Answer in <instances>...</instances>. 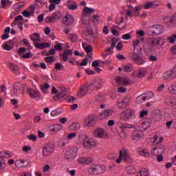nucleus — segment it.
I'll use <instances>...</instances> for the list:
<instances>
[{"instance_id":"nucleus-29","label":"nucleus","mask_w":176,"mask_h":176,"mask_svg":"<svg viewBox=\"0 0 176 176\" xmlns=\"http://www.w3.org/2000/svg\"><path fill=\"white\" fill-rule=\"evenodd\" d=\"M34 46L35 47H37V49H45V47H50V44L49 43H34Z\"/></svg>"},{"instance_id":"nucleus-45","label":"nucleus","mask_w":176,"mask_h":176,"mask_svg":"<svg viewBox=\"0 0 176 176\" xmlns=\"http://www.w3.org/2000/svg\"><path fill=\"white\" fill-rule=\"evenodd\" d=\"M124 72H131L133 71V65L129 64L123 67Z\"/></svg>"},{"instance_id":"nucleus-48","label":"nucleus","mask_w":176,"mask_h":176,"mask_svg":"<svg viewBox=\"0 0 176 176\" xmlns=\"http://www.w3.org/2000/svg\"><path fill=\"white\" fill-rule=\"evenodd\" d=\"M50 87V85L47 82H45V83L40 85V88L41 89L42 91H43V92H45V91H46V90L49 89Z\"/></svg>"},{"instance_id":"nucleus-49","label":"nucleus","mask_w":176,"mask_h":176,"mask_svg":"<svg viewBox=\"0 0 176 176\" xmlns=\"http://www.w3.org/2000/svg\"><path fill=\"white\" fill-rule=\"evenodd\" d=\"M45 21L46 23H47L48 24H50V23H56V21L54 19V16H53V15H52L50 16H47L45 19Z\"/></svg>"},{"instance_id":"nucleus-39","label":"nucleus","mask_w":176,"mask_h":176,"mask_svg":"<svg viewBox=\"0 0 176 176\" xmlns=\"http://www.w3.org/2000/svg\"><path fill=\"white\" fill-rule=\"evenodd\" d=\"M146 74H148V72H146V70H139L136 76L137 78H144V76H146Z\"/></svg>"},{"instance_id":"nucleus-47","label":"nucleus","mask_w":176,"mask_h":176,"mask_svg":"<svg viewBox=\"0 0 176 176\" xmlns=\"http://www.w3.org/2000/svg\"><path fill=\"white\" fill-rule=\"evenodd\" d=\"M80 127V124L78 122H73L71 126H70V129L71 130H78Z\"/></svg>"},{"instance_id":"nucleus-22","label":"nucleus","mask_w":176,"mask_h":176,"mask_svg":"<svg viewBox=\"0 0 176 176\" xmlns=\"http://www.w3.org/2000/svg\"><path fill=\"white\" fill-rule=\"evenodd\" d=\"M8 68L14 74V75H20V69L19 66L14 63H9Z\"/></svg>"},{"instance_id":"nucleus-36","label":"nucleus","mask_w":176,"mask_h":176,"mask_svg":"<svg viewBox=\"0 0 176 176\" xmlns=\"http://www.w3.org/2000/svg\"><path fill=\"white\" fill-rule=\"evenodd\" d=\"M156 6H159V5H156L153 2L149 1L146 3V5L144 6V9H152V8H156Z\"/></svg>"},{"instance_id":"nucleus-15","label":"nucleus","mask_w":176,"mask_h":176,"mask_svg":"<svg viewBox=\"0 0 176 176\" xmlns=\"http://www.w3.org/2000/svg\"><path fill=\"white\" fill-rule=\"evenodd\" d=\"M151 43L155 47H162L166 43V41L162 37H156L151 39Z\"/></svg>"},{"instance_id":"nucleus-50","label":"nucleus","mask_w":176,"mask_h":176,"mask_svg":"<svg viewBox=\"0 0 176 176\" xmlns=\"http://www.w3.org/2000/svg\"><path fill=\"white\" fill-rule=\"evenodd\" d=\"M167 41H168V42H170V43H175V41H176V34H173L168 37H167Z\"/></svg>"},{"instance_id":"nucleus-1","label":"nucleus","mask_w":176,"mask_h":176,"mask_svg":"<svg viewBox=\"0 0 176 176\" xmlns=\"http://www.w3.org/2000/svg\"><path fill=\"white\" fill-rule=\"evenodd\" d=\"M129 58L137 65H144L145 64V59L142 55V49H141V47L133 48V52Z\"/></svg>"},{"instance_id":"nucleus-3","label":"nucleus","mask_w":176,"mask_h":176,"mask_svg":"<svg viewBox=\"0 0 176 176\" xmlns=\"http://www.w3.org/2000/svg\"><path fill=\"white\" fill-rule=\"evenodd\" d=\"M122 159L124 160V162H126L127 163H131V162H133L130 154H129V152L127 150H126V148H121L120 150V155L118 158L116 160V163H118V164H120Z\"/></svg>"},{"instance_id":"nucleus-20","label":"nucleus","mask_w":176,"mask_h":176,"mask_svg":"<svg viewBox=\"0 0 176 176\" xmlns=\"http://www.w3.org/2000/svg\"><path fill=\"white\" fill-rule=\"evenodd\" d=\"M74 16L71 14L66 15L62 20L63 24L65 25H67L69 27V25H72L74 23Z\"/></svg>"},{"instance_id":"nucleus-13","label":"nucleus","mask_w":176,"mask_h":176,"mask_svg":"<svg viewBox=\"0 0 176 176\" xmlns=\"http://www.w3.org/2000/svg\"><path fill=\"white\" fill-rule=\"evenodd\" d=\"M94 13V9L93 8H89L88 7H85L82 10V24H85V25H89V21H86L85 17L89 16V15Z\"/></svg>"},{"instance_id":"nucleus-35","label":"nucleus","mask_w":176,"mask_h":176,"mask_svg":"<svg viewBox=\"0 0 176 176\" xmlns=\"http://www.w3.org/2000/svg\"><path fill=\"white\" fill-rule=\"evenodd\" d=\"M95 100L97 102H104L105 101V96L102 94H98L96 96Z\"/></svg>"},{"instance_id":"nucleus-55","label":"nucleus","mask_w":176,"mask_h":176,"mask_svg":"<svg viewBox=\"0 0 176 176\" xmlns=\"http://www.w3.org/2000/svg\"><path fill=\"white\" fill-rule=\"evenodd\" d=\"M116 24H118V25H120V24L124 23V18H123L122 16L117 18V19L116 20Z\"/></svg>"},{"instance_id":"nucleus-57","label":"nucleus","mask_w":176,"mask_h":176,"mask_svg":"<svg viewBox=\"0 0 176 176\" xmlns=\"http://www.w3.org/2000/svg\"><path fill=\"white\" fill-rule=\"evenodd\" d=\"M122 39L129 41V39H131V34H130V33H126L122 36Z\"/></svg>"},{"instance_id":"nucleus-42","label":"nucleus","mask_w":176,"mask_h":176,"mask_svg":"<svg viewBox=\"0 0 176 176\" xmlns=\"http://www.w3.org/2000/svg\"><path fill=\"white\" fill-rule=\"evenodd\" d=\"M55 21H58L61 19L62 14L60 12H56L52 14Z\"/></svg>"},{"instance_id":"nucleus-51","label":"nucleus","mask_w":176,"mask_h":176,"mask_svg":"<svg viewBox=\"0 0 176 176\" xmlns=\"http://www.w3.org/2000/svg\"><path fill=\"white\" fill-rule=\"evenodd\" d=\"M24 163H25V160H18L15 162V165L18 166V167H24V165H21V164H24Z\"/></svg>"},{"instance_id":"nucleus-8","label":"nucleus","mask_w":176,"mask_h":176,"mask_svg":"<svg viewBox=\"0 0 176 176\" xmlns=\"http://www.w3.org/2000/svg\"><path fill=\"white\" fill-rule=\"evenodd\" d=\"M102 85H104V80L100 78H96L93 82H88V87L91 91H94V90L101 89Z\"/></svg>"},{"instance_id":"nucleus-9","label":"nucleus","mask_w":176,"mask_h":176,"mask_svg":"<svg viewBox=\"0 0 176 176\" xmlns=\"http://www.w3.org/2000/svg\"><path fill=\"white\" fill-rule=\"evenodd\" d=\"M114 79L119 86H131V85L134 84V82L127 77L117 76Z\"/></svg>"},{"instance_id":"nucleus-12","label":"nucleus","mask_w":176,"mask_h":176,"mask_svg":"<svg viewBox=\"0 0 176 176\" xmlns=\"http://www.w3.org/2000/svg\"><path fill=\"white\" fill-rule=\"evenodd\" d=\"M54 152V144L53 143H47L43 147V155L46 157L50 156Z\"/></svg>"},{"instance_id":"nucleus-62","label":"nucleus","mask_w":176,"mask_h":176,"mask_svg":"<svg viewBox=\"0 0 176 176\" xmlns=\"http://www.w3.org/2000/svg\"><path fill=\"white\" fill-rule=\"evenodd\" d=\"M31 57H32V53L31 52H28L22 55V58H31Z\"/></svg>"},{"instance_id":"nucleus-54","label":"nucleus","mask_w":176,"mask_h":176,"mask_svg":"<svg viewBox=\"0 0 176 176\" xmlns=\"http://www.w3.org/2000/svg\"><path fill=\"white\" fill-rule=\"evenodd\" d=\"M84 49L86 53H87L88 54L93 52V47L91 45H87V47H84Z\"/></svg>"},{"instance_id":"nucleus-37","label":"nucleus","mask_w":176,"mask_h":176,"mask_svg":"<svg viewBox=\"0 0 176 176\" xmlns=\"http://www.w3.org/2000/svg\"><path fill=\"white\" fill-rule=\"evenodd\" d=\"M139 155H140V156H144L145 157H149V156H151V153L148 149H144L139 151Z\"/></svg>"},{"instance_id":"nucleus-52","label":"nucleus","mask_w":176,"mask_h":176,"mask_svg":"<svg viewBox=\"0 0 176 176\" xmlns=\"http://www.w3.org/2000/svg\"><path fill=\"white\" fill-rule=\"evenodd\" d=\"M127 107V103L125 102H120L118 103V107L120 109H124V108H126Z\"/></svg>"},{"instance_id":"nucleus-25","label":"nucleus","mask_w":176,"mask_h":176,"mask_svg":"<svg viewBox=\"0 0 176 176\" xmlns=\"http://www.w3.org/2000/svg\"><path fill=\"white\" fill-rule=\"evenodd\" d=\"M163 78L164 80H167L168 82H170L172 79H174V75L173 74V72L171 70L166 72L163 74Z\"/></svg>"},{"instance_id":"nucleus-43","label":"nucleus","mask_w":176,"mask_h":176,"mask_svg":"<svg viewBox=\"0 0 176 176\" xmlns=\"http://www.w3.org/2000/svg\"><path fill=\"white\" fill-rule=\"evenodd\" d=\"M8 5H12V1L10 0H1L2 9H5Z\"/></svg>"},{"instance_id":"nucleus-33","label":"nucleus","mask_w":176,"mask_h":176,"mask_svg":"<svg viewBox=\"0 0 176 176\" xmlns=\"http://www.w3.org/2000/svg\"><path fill=\"white\" fill-rule=\"evenodd\" d=\"M119 128L121 129V130H124L126 129H134V125L131 124L122 123L120 124Z\"/></svg>"},{"instance_id":"nucleus-5","label":"nucleus","mask_w":176,"mask_h":176,"mask_svg":"<svg viewBox=\"0 0 176 176\" xmlns=\"http://www.w3.org/2000/svg\"><path fill=\"white\" fill-rule=\"evenodd\" d=\"M82 146L85 149H94L95 146H97V141L94 139H90L89 137L86 136L82 141Z\"/></svg>"},{"instance_id":"nucleus-60","label":"nucleus","mask_w":176,"mask_h":176,"mask_svg":"<svg viewBox=\"0 0 176 176\" xmlns=\"http://www.w3.org/2000/svg\"><path fill=\"white\" fill-rule=\"evenodd\" d=\"M22 14L23 16H24V17H28V19H30V17H31V13L30 12H28V10H25L23 12H22Z\"/></svg>"},{"instance_id":"nucleus-34","label":"nucleus","mask_w":176,"mask_h":176,"mask_svg":"<svg viewBox=\"0 0 176 176\" xmlns=\"http://www.w3.org/2000/svg\"><path fill=\"white\" fill-rule=\"evenodd\" d=\"M154 96H155V94H153V92L150 91L146 94L145 96H143L142 98V100L146 101L147 100H151V98H153Z\"/></svg>"},{"instance_id":"nucleus-7","label":"nucleus","mask_w":176,"mask_h":176,"mask_svg":"<svg viewBox=\"0 0 176 176\" xmlns=\"http://www.w3.org/2000/svg\"><path fill=\"white\" fill-rule=\"evenodd\" d=\"M78 156V147H73L66 150L65 158L67 160H74Z\"/></svg>"},{"instance_id":"nucleus-14","label":"nucleus","mask_w":176,"mask_h":176,"mask_svg":"<svg viewBox=\"0 0 176 176\" xmlns=\"http://www.w3.org/2000/svg\"><path fill=\"white\" fill-rule=\"evenodd\" d=\"M164 31L163 26L160 25H155L150 29L151 34L156 36L163 34Z\"/></svg>"},{"instance_id":"nucleus-59","label":"nucleus","mask_w":176,"mask_h":176,"mask_svg":"<svg viewBox=\"0 0 176 176\" xmlns=\"http://www.w3.org/2000/svg\"><path fill=\"white\" fill-rule=\"evenodd\" d=\"M45 62L49 64H52V63H54V58L53 56H48L45 58Z\"/></svg>"},{"instance_id":"nucleus-2","label":"nucleus","mask_w":176,"mask_h":176,"mask_svg":"<svg viewBox=\"0 0 176 176\" xmlns=\"http://www.w3.org/2000/svg\"><path fill=\"white\" fill-rule=\"evenodd\" d=\"M53 99L55 101H63V100H65L67 102H75L76 101V98L68 96L67 94V90L64 89L57 96H53Z\"/></svg>"},{"instance_id":"nucleus-61","label":"nucleus","mask_w":176,"mask_h":176,"mask_svg":"<svg viewBox=\"0 0 176 176\" xmlns=\"http://www.w3.org/2000/svg\"><path fill=\"white\" fill-rule=\"evenodd\" d=\"M63 67L64 66H63V65H61V63H55L54 69H56V71H60L61 69V68H63Z\"/></svg>"},{"instance_id":"nucleus-38","label":"nucleus","mask_w":176,"mask_h":176,"mask_svg":"<svg viewBox=\"0 0 176 176\" xmlns=\"http://www.w3.org/2000/svg\"><path fill=\"white\" fill-rule=\"evenodd\" d=\"M116 42H118V40H116V38H112V43L110 47L106 49V52H107V53H111V52H112L111 49H113V47L116 46Z\"/></svg>"},{"instance_id":"nucleus-56","label":"nucleus","mask_w":176,"mask_h":176,"mask_svg":"<svg viewBox=\"0 0 176 176\" xmlns=\"http://www.w3.org/2000/svg\"><path fill=\"white\" fill-rule=\"evenodd\" d=\"M90 19L93 23H98L100 21V16L98 15H94Z\"/></svg>"},{"instance_id":"nucleus-27","label":"nucleus","mask_w":176,"mask_h":176,"mask_svg":"<svg viewBox=\"0 0 176 176\" xmlns=\"http://www.w3.org/2000/svg\"><path fill=\"white\" fill-rule=\"evenodd\" d=\"M113 113V110L107 109V110H104L100 113V116L102 118V119H107V118H109V116H112Z\"/></svg>"},{"instance_id":"nucleus-6","label":"nucleus","mask_w":176,"mask_h":176,"mask_svg":"<svg viewBox=\"0 0 176 176\" xmlns=\"http://www.w3.org/2000/svg\"><path fill=\"white\" fill-rule=\"evenodd\" d=\"M104 171L105 166L101 165H94L88 169L91 175H98V174H102Z\"/></svg>"},{"instance_id":"nucleus-44","label":"nucleus","mask_w":176,"mask_h":176,"mask_svg":"<svg viewBox=\"0 0 176 176\" xmlns=\"http://www.w3.org/2000/svg\"><path fill=\"white\" fill-rule=\"evenodd\" d=\"M5 98H6V94H3V96H0V108L5 107Z\"/></svg>"},{"instance_id":"nucleus-23","label":"nucleus","mask_w":176,"mask_h":176,"mask_svg":"<svg viewBox=\"0 0 176 176\" xmlns=\"http://www.w3.org/2000/svg\"><path fill=\"white\" fill-rule=\"evenodd\" d=\"M72 50H66L63 52V54L60 56V57L63 61L65 62L68 60V56H72Z\"/></svg>"},{"instance_id":"nucleus-46","label":"nucleus","mask_w":176,"mask_h":176,"mask_svg":"<svg viewBox=\"0 0 176 176\" xmlns=\"http://www.w3.org/2000/svg\"><path fill=\"white\" fill-rule=\"evenodd\" d=\"M61 129H62L61 125L56 124L52 126L51 131L57 132V131H60V130H61Z\"/></svg>"},{"instance_id":"nucleus-58","label":"nucleus","mask_w":176,"mask_h":176,"mask_svg":"<svg viewBox=\"0 0 176 176\" xmlns=\"http://www.w3.org/2000/svg\"><path fill=\"white\" fill-rule=\"evenodd\" d=\"M27 138L28 140H30V141H34V142H35V141H36L37 137L34 134H31L30 135H28Z\"/></svg>"},{"instance_id":"nucleus-53","label":"nucleus","mask_w":176,"mask_h":176,"mask_svg":"<svg viewBox=\"0 0 176 176\" xmlns=\"http://www.w3.org/2000/svg\"><path fill=\"white\" fill-rule=\"evenodd\" d=\"M69 39L72 41V42H76L78 41V36L76 34H69Z\"/></svg>"},{"instance_id":"nucleus-11","label":"nucleus","mask_w":176,"mask_h":176,"mask_svg":"<svg viewBox=\"0 0 176 176\" xmlns=\"http://www.w3.org/2000/svg\"><path fill=\"white\" fill-rule=\"evenodd\" d=\"M89 91V82H87L80 87L79 90L77 91V96L79 98H82L85 97V96H87Z\"/></svg>"},{"instance_id":"nucleus-63","label":"nucleus","mask_w":176,"mask_h":176,"mask_svg":"<svg viewBox=\"0 0 176 176\" xmlns=\"http://www.w3.org/2000/svg\"><path fill=\"white\" fill-rule=\"evenodd\" d=\"M28 10L32 14H34V13H35V6L31 5L30 7H28Z\"/></svg>"},{"instance_id":"nucleus-21","label":"nucleus","mask_w":176,"mask_h":176,"mask_svg":"<svg viewBox=\"0 0 176 176\" xmlns=\"http://www.w3.org/2000/svg\"><path fill=\"white\" fill-rule=\"evenodd\" d=\"M27 91L32 98H40L41 97V93H39V91L38 89H27Z\"/></svg>"},{"instance_id":"nucleus-32","label":"nucleus","mask_w":176,"mask_h":176,"mask_svg":"<svg viewBox=\"0 0 176 176\" xmlns=\"http://www.w3.org/2000/svg\"><path fill=\"white\" fill-rule=\"evenodd\" d=\"M31 41L33 42H41V37L38 33H34L30 36Z\"/></svg>"},{"instance_id":"nucleus-24","label":"nucleus","mask_w":176,"mask_h":176,"mask_svg":"<svg viewBox=\"0 0 176 176\" xmlns=\"http://www.w3.org/2000/svg\"><path fill=\"white\" fill-rule=\"evenodd\" d=\"M78 162L80 164H90V163H91L93 162V158L80 157L78 158Z\"/></svg>"},{"instance_id":"nucleus-19","label":"nucleus","mask_w":176,"mask_h":176,"mask_svg":"<svg viewBox=\"0 0 176 176\" xmlns=\"http://www.w3.org/2000/svg\"><path fill=\"white\" fill-rule=\"evenodd\" d=\"M144 137V132L140 131V129H135L132 133V140L133 141H138V140H141Z\"/></svg>"},{"instance_id":"nucleus-4","label":"nucleus","mask_w":176,"mask_h":176,"mask_svg":"<svg viewBox=\"0 0 176 176\" xmlns=\"http://www.w3.org/2000/svg\"><path fill=\"white\" fill-rule=\"evenodd\" d=\"M28 87L25 84H21L20 82H16L14 84L12 96H17V94H24V91L27 90Z\"/></svg>"},{"instance_id":"nucleus-64","label":"nucleus","mask_w":176,"mask_h":176,"mask_svg":"<svg viewBox=\"0 0 176 176\" xmlns=\"http://www.w3.org/2000/svg\"><path fill=\"white\" fill-rule=\"evenodd\" d=\"M75 137H76V133H69L67 135V140H74V138H75Z\"/></svg>"},{"instance_id":"nucleus-31","label":"nucleus","mask_w":176,"mask_h":176,"mask_svg":"<svg viewBox=\"0 0 176 176\" xmlns=\"http://www.w3.org/2000/svg\"><path fill=\"white\" fill-rule=\"evenodd\" d=\"M126 171L127 174H129L131 175H133V174H135L136 170H135V167L133 165H129L126 167Z\"/></svg>"},{"instance_id":"nucleus-30","label":"nucleus","mask_w":176,"mask_h":176,"mask_svg":"<svg viewBox=\"0 0 176 176\" xmlns=\"http://www.w3.org/2000/svg\"><path fill=\"white\" fill-rule=\"evenodd\" d=\"M142 9V6H136L134 7L133 10H132L133 12V15L135 17H138L140 16V12Z\"/></svg>"},{"instance_id":"nucleus-17","label":"nucleus","mask_w":176,"mask_h":176,"mask_svg":"<svg viewBox=\"0 0 176 176\" xmlns=\"http://www.w3.org/2000/svg\"><path fill=\"white\" fill-rule=\"evenodd\" d=\"M138 127L140 131L144 133L145 130L151 127V122L148 121H141L138 123Z\"/></svg>"},{"instance_id":"nucleus-18","label":"nucleus","mask_w":176,"mask_h":176,"mask_svg":"<svg viewBox=\"0 0 176 176\" xmlns=\"http://www.w3.org/2000/svg\"><path fill=\"white\" fill-rule=\"evenodd\" d=\"M96 123V116L91 115L89 116L85 120V126H87V127H93Z\"/></svg>"},{"instance_id":"nucleus-28","label":"nucleus","mask_w":176,"mask_h":176,"mask_svg":"<svg viewBox=\"0 0 176 176\" xmlns=\"http://www.w3.org/2000/svg\"><path fill=\"white\" fill-rule=\"evenodd\" d=\"M155 151H157V155H163V153H164V147H153L152 148L151 153H153V155H156L155 152Z\"/></svg>"},{"instance_id":"nucleus-41","label":"nucleus","mask_w":176,"mask_h":176,"mask_svg":"<svg viewBox=\"0 0 176 176\" xmlns=\"http://www.w3.org/2000/svg\"><path fill=\"white\" fill-rule=\"evenodd\" d=\"M148 175H149V172L146 169H142L140 170L137 174V176H148Z\"/></svg>"},{"instance_id":"nucleus-16","label":"nucleus","mask_w":176,"mask_h":176,"mask_svg":"<svg viewBox=\"0 0 176 176\" xmlns=\"http://www.w3.org/2000/svg\"><path fill=\"white\" fill-rule=\"evenodd\" d=\"M94 135L97 138H108V135L101 128L96 129L94 132Z\"/></svg>"},{"instance_id":"nucleus-10","label":"nucleus","mask_w":176,"mask_h":176,"mask_svg":"<svg viewBox=\"0 0 176 176\" xmlns=\"http://www.w3.org/2000/svg\"><path fill=\"white\" fill-rule=\"evenodd\" d=\"M134 115H135V111L131 109H126L120 113L121 120H129L131 119Z\"/></svg>"},{"instance_id":"nucleus-26","label":"nucleus","mask_w":176,"mask_h":176,"mask_svg":"<svg viewBox=\"0 0 176 176\" xmlns=\"http://www.w3.org/2000/svg\"><path fill=\"white\" fill-rule=\"evenodd\" d=\"M5 168H6V160L3 157H0V174H3Z\"/></svg>"},{"instance_id":"nucleus-40","label":"nucleus","mask_w":176,"mask_h":176,"mask_svg":"<svg viewBox=\"0 0 176 176\" xmlns=\"http://www.w3.org/2000/svg\"><path fill=\"white\" fill-rule=\"evenodd\" d=\"M168 90L171 93V94H176V84L170 85L168 87Z\"/></svg>"}]
</instances>
